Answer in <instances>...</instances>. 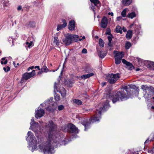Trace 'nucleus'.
<instances>
[{"instance_id":"obj_46","label":"nucleus","mask_w":154,"mask_h":154,"mask_svg":"<svg viewBox=\"0 0 154 154\" xmlns=\"http://www.w3.org/2000/svg\"><path fill=\"white\" fill-rule=\"evenodd\" d=\"M85 38V36H83L82 37V38H79V41H81L82 39H84Z\"/></svg>"},{"instance_id":"obj_51","label":"nucleus","mask_w":154,"mask_h":154,"mask_svg":"<svg viewBox=\"0 0 154 154\" xmlns=\"http://www.w3.org/2000/svg\"><path fill=\"white\" fill-rule=\"evenodd\" d=\"M122 29H123V31H124V32H126V31H127V29H126L125 28V27H123V28Z\"/></svg>"},{"instance_id":"obj_34","label":"nucleus","mask_w":154,"mask_h":154,"mask_svg":"<svg viewBox=\"0 0 154 154\" xmlns=\"http://www.w3.org/2000/svg\"><path fill=\"white\" fill-rule=\"evenodd\" d=\"M3 5L4 6L8 7L9 6V2L7 0H5L3 3Z\"/></svg>"},{"instance_id":"obj_25","label":"nucleus","mask_w":154,"mask_h":154,"mask_svg":"<svg viewBox=\"0 0 154 154\" xmlns=\"http://www.w3.org/2000/svg\"><path fill=\"white\" fill-rule=\"evenodd\" d=\"M129 11V10L128 8H125L121 12V15L122 17H125L126 16V13L127 11Z\"/></svg>"},{"instance_id":"obj_11","label":"nucleus","mask_w":154,"mask_h":154,"mask_svg":"<svg viewBox=\"0 0 154 154\" xmlns=\"http://www.w3.org/2000/svg\"><path fill=\"white\" fill-rule=\"evenodd\" d=\"M72 36L70 34H68L66 36L65 38L63 40V42L66 45H68L70 44L72 41L71 38Z\"/></svg>"},{"instance_id":"obj_50","label":"nucleus","mask_w":154,"mask_h":154,"mask_svg":"<svg viewBox=\"0 0 154 154\" xmlns=\"http://www.w3.org/2000/svg\"><path fill=\"white\" fill-rule=\"evenodd\" d=\"M35 69L37 68L38 70H40L39 66H35Z\"/></svg>"},{"instance_id":"obj_9","label":"nucleus","mask_w":154,"mask_h":154,"mask_svg":"<svg viewBox=\"0 0 154 154\" xmlns=\"http://www.w3.org/2000/svg\"><path fill=\"white\" fill-rule=\"evenodd\" d=\"M141 88L143 90V93H145L144 94L145 98H149V87L146 85H142Z\"/></svg>"},{"instance_id":"obj_30","label":"nucleus","mask_w":154,"mask_h":154,"mask_svg":"<svg viewBox=\"0 0 154 154\" xmlns=\"http://www.w3.org/2000/svg\"><path fill=\"white\" fill-rule=\"evenodd\" d=\"M116 31L118 33H122V29L121 27L119 26H116Z\"/></svg>"},{"instance_id":"obj_5","label":"nucleus","mask_w":154,"mask_h":154,"mask_svg":"<svg viewBox=\"0 0 154 154\" xmlns=\"http://www.w3.org/2000/svg\"><path fill=\"white\" fill-rule=\"evenodd\" d=\"M120 77L119 74H111L108 75L106 78V80L110 84L114 83Z\"/></svg>"},{"instance_id":"obj_57","label":"nucleus","mask_w":154,"mask_h":154,"mask_svg":"<svg viewBox=\"0 0 154 154\" xmlns=\"http://www.w3.org/2000/svg\"><path fill=\"white\" fill-rule=\"evenodd\" d=\"M42 71H39V72H38V74H41L42 73Z\"/></svg>"},{"instance_id":"obj_52","label":"nucleus","mask_w":154,"mask_h":154,"mask_svg":"<svg viewBox=\"0 0 154 154\" xmlns=\"http://www.w3.org/2000/svg\"><path fill=\"white\" fill-rule=\"evenodd\" d=\"M108 45L109 46H111L112 45L111 42H109Z\"/></svg>"},{"instance_id":"obj_60","label":"nucleus","mask_w":154,"mask_h":154,"mask_svg":"<svg viewBox=\"0 0 154 154\" xmlns=\"http://www.w3.org/2000/svg\"><path fill=\"white\" fill-rule=\"evenodd\" d=\"M17 65H19V63H17Z\"/></svg>"},{"instance_id":"obj_38","label":"nucleus","mask_w":154,"mask_h":154,"mask_svg":"<svg viewBox=\"0 0 154 154\" xmlns=\"http://www.w3.org/2000/svg\"><path fill=\"white\" fill-rule=\"evenodd\" d=\"M149 64V66L152 68V69L154 70V62H151Z\"/></svg>"},{"instance_id":"obj_54","label":"nucleus","mask_w":154,"mask_h":154,"mask_svg":"<svg viewBox=\"0 0 154 154\" xmlns=\"http://www.w3.org/2000/svg\"><path fill=\"white\" fill-rule=\"evenodd\" d=\"M40 124L41 125L43 126V125L42 124L43 122L42 121H39Z\"/></svg>"},{"instance_id":"obj_32","label":"nucleus","mask_w":154,"mask_h":154,"mask_svg":"<svg viewBox=\"0 0 154 154\" xmlns=\"http://www.w3.org/2000/svg\"><path fill=\"white\" fill-rule=\"evenodd\" d=\"M121 59H120L119 58L115 57V63L116 64H119L121 62Z\"/></svg>"},{"instance_id":"obj_4","label":"nucleus","mask_w":154,"mask_h":154,"mask_svg":"<svg viewBox=\"0 0 154 154\" xmlns=\"http://www.w3.org/2000/svg\"><path fill=\"white\" fill-rule=\"evenodd\" d=\"M62 130L65 132L78 133V130L75 125L71 124L66 125L62 127Z\"/></svg>"},{"instance_id":"obj_12","label":"nucleus","mask_w":154,"mask_h":154,"mask_svg":"<svg viewBox=\"0 0 154 154\" xmlns=\"http://www.w3.org/2000/svg\"><path fill=\"white\" fill-rule=\"evenodd\" d=\"M91 2L93 3L94 5V6H92L91 7V8L92 9L94 12L95 10V6H96L97 8L98 9L100 6V2L98 0H90Z\"/></svg>"},{"instance_id":"obj_41","label":"nucleus","mask_w":154,"mask_h":154,"mask_svg":"<svg viewBox=\"0 0 154 154\" xmlns=\"http://www.w3.org/2000/svg\"><path fill=\"white\" fill-rule=\"evenodd\" d=\"M122 63L125 64H126V65L127 64H128V63L129 62H127V61H126L125 59H123L122 60Z\"/></svg>"},{"instance_id":"obj_3","label":"nucleus","mask_w":154,"mask_h":154,"mask_svg":"<svg viewBox=\"0 0 154 154\" xmlns=\"http://www.w3.org/2000/svg\"><path fill=\"white\" fill-rule=\"evenodd\" d=\"M111 99L112 100L113 103L119 100L120 99L121 101L127 99V96L124 93V90H121L118 92L115 95H113L111 97Z\"/></svg>"},{"instance_id":"obj_18","label":"nucleus","mask_w":154,"mask_h":154,"mask_svg":"<svg viewBox=\"0 0 154 154\" xmlns=\"http://www.w3.org/2000/svg\"><path fill=\"white\" fill-rule=\"evenodd\" d=\"M93 75H94V73L92 72H91L87 74L83 75L81 76V78L82 79H85L89 78Z\"/></svg>"},{"instance_id":"obj_58","label":"nucleus","mask_w":154,"mask_h":154,"mask_svg":"<svg viewBox=\"0 0 154 154\" xmlns=\"http://www.w3.org/2000/svg\"><path fill=\"white\" fill-rule=\"evenodd\" d=\"M13 64L15 66H15V64L14 62H13Z\"/></svg>"},{"instance_id":"obj_35","label":"nucleus","mask_w":154,"mask_h":154,"mask_svg":"<svg viewBox=\"0 0 154 154\" xmlns=\"http://www.w3.org/2000/svg\"><path fill=\"white\" fill-rule=\"evenodd\" d=\"M48 69L47 67L45 66H43L42 68L41 69V71L42 72H47Z\"/></svg>"},{"instance_id":"obj_59","label":"nucleus","mask_w":154,"mask_h":154,"mask_svg":"<svg viewBox=\"0 0 154 154\" xmlns=\"http://www.w3.org/2000/svg\"><path fill=\"white\" fill-rule=\"evenodd\" d=\"M134 25V24H131V27L132 26H133Z\"/></svg>"},{"instance_id":"obj_7","label":"nucleus","mask_w":154,"mask_h":154,"mask_svg":"<svg viewBox=\"0 0 154 154\" xmlns=\"http://www.w3.org/2000/svg\"><path fill=\"white\" fill-rule=\"evenodd\" d=\"M49 103L50 106L46 108V110L50 112H53L56 109V107L54 106V103H52L51 102L50 100H47L44 103H43L41 104V105L44 106V104L45 105L47 103Z\"/></svg>"},{"instance_id":"obj_17","label":"nucleus","mask_w":154,"mask_h":154,"mask_svg":"<svg viewBox=\"0 0 154 154\" xmlns=\"http://www.w3.org/2000/svg\"><path fill=\"white\" fill-rule=\"evenodd\" d=\"M53 45L55 47L58 46L60 43V41L57 36L54 37V39L53 40Z\"/></svg>"},{"instance_id":"obj_26","label":"nucleus","mask_w":154,"mask_h":154,"mask_svg":"<svg viewBox=\"0 0 154 154\" xmlns=\"http://www.w3.org/2000/svg\"><path fill=\"white\" fill-rule=\"evenodd\" d=\"M73 102L78 105H80L82 104V101L80 100L75 99L73 100Z\"/></svg>"},{"instance_id":"obj_19","label":"nucleus","mask_w":154,"mask_h":154,"mask_svg":"<svg viewBox=\"0 0 154 154\" xmlns=\"http://www.w3.org/2000/svg\"><path fill=\"white\" fill-rule=\"evenodd\" d=\"M132 2V0H122V4L125 6L130 5Z\"/></svg>"},{"instance_id":"obj_33","label":"nucleus","mask_w":154,"mask_h":154,"mask_svg":"<svg viewBox=\"0 0 154 154\" xmlns=\"http://www.w3.org/2000/svg\"><path fill=\"white\" fill-rule=\"evenodd\" d=\"M99 45L101 47H103L104 46V42L103 40L102 39L100 38L99 39Z\"/></svg>"},{"instance_id":"obj_24","label":"nucleus","mask_w":154,"mask_h":154,"mask_svg":"<svg viewBox=\"0 0 154 154\" xmlns=\"http://www.w3.org/2000/svg\"><path fill=\"white\" fill-rule=\"evenodd\" d=\"M127 17L133 19L136 17V14L134 12H132L128 14Z\"/></svg>"},{"instance_id":"obj_27","label":"nucleus","mask_w":154,"mask_h":154,"mask_svg":"<svg viewBox=\"0 0 154 154\" xmlns=\"http://www.w3.org/2000/svg\"><path fill=\"white\" fill-rule=\"evenodd\" d=\"M27 25L30 27H33L35 26V23L34 22L30 21L27 23Z\"/></svg>"},{"instance_id":"obj_15","label":"nucleus","mask_w":154,"mask_h":154,"mask_svg":"<svg viewBox=\"0 0 154 154\" xmlns=\"http://www.w3.org/2000/svg\"><path fill=\"white\" fill-rule=\"evenodd\" d=\"M62 21L63 23V24L58 25L57 26V30L58 31L61 30L62 29L65 27L67 26V23L65 20H62Z\"/></svg>"},{"instance_id":"obj_64","label":"nucleus","mask_w":154,"mask_h":154,"mask_svg":"<svg viewBox=\"0 0 154 154\" xmlns=\"http://www.w3.org/2000/svg\"><path fill=\"white\" fill-rule=\"evenodd\" d=\"M139 65H140V66H141L142 65V64H140Z\"/></svg>"},{"instance_id":"obj_62","label":"nucleus","mask_w":154,"mask_h":154,"mask_svg":"<svg viewBox=\"0 0 154 154\" xmlns=\"http://www.w3.org/2000/svg\"><path fill=\"white\" fill-rule=\"evenodd\" d=\"M152 98L154 99V97H153Z\"/></svg>"},{"instance_id":"obj_21","label":"nucleus","mask_w":154,"mask_h":154,"mask_svg":"<svg viewBox=\"0 0 154 154\" xmlns=\"http://www.w3.org/2000/svg\"><path fill=\"white\" fill-rule=\"evenodd\" d=\"M126 36L128 39H130L131 38L132 36V31L131 30H130L127 32Z\"/></svg>"},{"instance_id":"obj_10","label":"nucleus","mask_w":154,"mask_h":154,"mask_svg":"<svg viewBox=\"0 0 154 154\" xmlns=\"http://www.w3.org/2000/svg\"><path fill=\"white\" fill-rule=\"evenodd\" d=\"M35 74V71L33 70L31 72L26 73L23 75V78L24 79H28L31 77L34 76Z\"/></svg>"},{"instance_id":"obj_31","label":"nucleus","mask_w":154,"mask_h":154,"mask_svg":"<svg viewBox=\"0 0 154 154\" xmlns=\"http://www.w3.org/2000/svg\"><path fill=\"white\" fill-rule=\"evenodd\" d=\"M131 45V44L129 42H127L125 44V47L126 49H129Z\"/></svg>"},{"instance_id":"obj_2","label":"nucleus","mask_w":154,"mask_h":154,"mask_svg":"<svg viewBox=\"0 0 154 154\" xmlns=\"http://www.w3.org/2000/svg\"><path fill=\"white\" fill-rule=\"evenodd\" d=\"M109 102L106 100V102L103 103V104L100 103L98 106V109H97V111L96 112V114L94 116L92 117L90 119V122H88L86 119L85 120L82 122V125L85 127V130L89 128V125L91 122H94L99 121L101 119V112L106 110L109 107Z\"/></svg>"},{"instance_id":"obj_49","label":"nucleus","mask_w":154,"mask_h":154,"mask_svg":"<svg viewBox=\"0 0 154 154\" xmlns=\"http://www.w3.org/2000/svg\"><path fill=\"white\" fill-rule=\"evenodd\" d=\"M22 9V7L21 6H19L17 8V10H20Z\"/></svg>"},{"instance_id":"obj_63","label":"nucleus","mask_w":154,"mask_h":154,"mask_svg":"<svg viewBox=\"0 0 154 154\" xmlns=\"http://www.w3.org/2000/svg\"><path fill=\"white\" fill-rule=\"evenodd\" d=\"M140 61H141V60H139V62H140Z\"/></svg>"},{"instance_id":"obj_37","label":"nucleus","mask_w":154,"mask_h":154,"mask_svg":"<svg viewBox=\"0 0 154 154\" xmlns=\"http://www.w3.org/2000/svg\"><path fill=\"white\" fill-rule=\"evenodd\" d=\"M5 57H3L1 59V63L2 64H6L8 62V60H5V61L4 62H3V61H4L5 60Z\"/></svg>"},{"instance_id":"obj_48","label":"nucleus","mask_w":154,"mask_h":154,"mask_svg":"<svg viewBox=\"0 0 154 154\" xmlns=\"http://www.w3.org/2000/svg\"><path fill=\"white\" fill-rule=\"evenodd\" d=\"M108 14L113 16V13L112 12H109L108 13Z\"/></svg>"},{"instance_id":"obj_43","label":"nucleus","mask_w":154,"mask_h":154,"mask_svg":"<svg viewBox=\"0 0 154 154\" xmlns=\"http://www.w3.org/2000/svg\"><path fill=\"white\" fill-rule=\"evenodd\" d=\"M108 39L109 40V42H111L112 38L111 36H109L108 37Z\"/></svg>"},{"instance_id":"obj_23","label":"nucleus","mask_w":154,"mask_h":154,"mask_svg":"<svg viewBox=\"0 0 154 154\" xmlns=\"http://www.w3.org/2000/svg\"><path fill=\"white\" fill-rule=\"evenodd\" d=\"M26 47L30 48L34 45L33 42L32 41H30V42H26Z\"/></svg>"},{"instance_id":"obj_6","label":"nucleus","mask_w":154,"mask_h":154,"mask_svg":"<svg viewBox=\"0 0 154 154\" xmlns=\"http://www.w3.org/2000/svg\"><path fill=\"white\" fill-rule=\"evenodd\" d=\"M58 85V84L55 82L54 86V91L56 90L57 92H59L61 94L62 97H65L66 96V90L65 88L63 87H60V88L57 89Z\"/></svg>"},{"instance_id":"obj_36","label":"nucleus","mask_w":154,"mask_h":154,"mask_svg":"<svg viewBox=\"0 0 154 154\" xmlns=\"http://www.w3.org/2000/svg\"><path fill=\"white\" fill-rule=\"evenodd\" d=\"M64 107V106L63 105H60L57 106V109L58 110L61 111L63 110Z\"/></svg>"},{"instance_id":"obj_13","label":"nucleus","mask_w":154,"mask_h":154,"mask_svg":"<svg viewBox=\"0 0 154 154\" xmlns=\"http://www.w3.org/2000/svg\"><path fill=\"white\" fill-rule=\"evenodd\" d=\"M108 24V20L107 18L104 17L102 19L100 26H101L103 28H106V27Z\"/></svg>"},{"instance_id":"obj_44","label":"nucleus","mask_w":154,"mask_h":154,"mask_svg":"<svg viewBox=\"0 0 154 154\" xmlns=\"http://www.w3.org/2000/svg\"><path fill=\"white\" fill-rule=\"evenodd\" d=\"M122 17H121V16L118 17H117V20L118 21H120L122 20Z\"/></svg>"},{"instance_id":"obj_29","label":"nucleus","mask_w":154,"mask_h":154,"mask_svg":"<svg viewBox=\"0 0 154 154\" xmlns=\"http://www.w3.org/2000/svg\"><path fill=\"white\" fill-rule=\"evenodd\" d=\"M126 66L127 68L130 70H132L134 68V66L133 65L129 62L128 63Z\"/></svg>"},{"instance_id":"obj_55","label":"nucleus","mask_w":154,"mask_h":154,"mask_svg":"<svg viewBox=\"0 0 154 154\" xmlns=\"http://www.w3.org/2000/svg\"><path fill=\"white\" fill-rule=\"evenodd\" d=\"M149 141V140H146L145 141V143H147V142H148Z\"/></svg>"},{"instance_id":"obj_47","label":"nucleus","mask_w":154,"mask_h":154,"mask_svg":"<svg viewBox=\"0 0 154 154\" xmlns=\"http://www.w3.org/2000/svg\"><path fill=\"white\" fill-rule=\"evenodd\" d=\"M106 84V82H103L101 83V85L102 86H103L104 85H105Z\"/></svg>"},{"instance_id":"obj_39","label":"nucleus","mask_w":154,"mask_h":154,"mask_svg":"<svg viewBox=\"0 0 154 154\" xmlns=\"http://www.w3.org/2000/svg\"><path fill=\"white\" fill-rule=\"evenodd\" d=\"M3 69L5 72H6L10 70V68L9 66H7L6 67H4Z\"/></svg>"},{"instance_id":"obj_14","label":"nucleus","mask_w":154,"mask_h":154,"mask_svg":"<svg viewBox=\"0 0 154 154\" xmlns=\"http://www.w3.org/2000/svg\"><path fill=\"white\" fill-rule=\"evenodd\" d=\"M113 54L114 57L120 59H122L123 57L124 53L123 52H119L117 51H114Z\"/></svg>"},{"instance_id":"obj_1","label":"nucleus","mask_w":154,"mask_h":154,"mask_svg":"<svg viewBox=\"0 0 154 154\" xmlns=\"http://www.w3.org/2000/svg\"><path fill=\"white\" fill-rule=\"evenodd\" d=\"M30 125V128L35 133L38 140L37 142L33 133L28 131L26 139L29 141V148L32 152L36 149L38 144L44 154H53L54 152V147H57L59 144L65 145V138L63 139L58 134H55L56 125L52 121H49L46 125L48 131L45 135V139L42 137V133L40 131V126L38 123L34 121V118L31 119Z\"/></svg>"},{"instance_id":"obj_45","label":"nucleus","mask_w":154,"mask_h":154,"mask_svg":"<svg viewBox=\"0 0 154 154\" xmlns=\"http://www.w3.org/2000/svg\"><path fill=\"white\" fill-rule=\"evenodd\" d=\"M34 68V66H31L29 67L28 69L27 70L28 71H29L30 69H33Z\"/></svg>"},{"instance_id":"obj_22","label":"nucleus","mask_w":154,"mask_h":154,"mask_svg":"<svg viewBox=\"0 0 154 154\" xmlns=\"http://www.w3.org/2000/svg\"><path fill=\"white\" fill-rule=\"evenodd\" d=\"M71 35L72 36L71 38L72 40H74L75 42H77L79 41L78 38H79V36L78 35Z\"/></svg>"},{"instance_id":"obj_8","label":"nucleus","mask_w":154,"mask_h":154,"mask_svg":"<svg viewBox=\"0 0 154 154\" xmlns=\"http://www.w3.org/2000/svg\"><path fill=\"white\" fill-rule=\"evenodd\" d=\"M45 113V111L43 109L38 107L35 110V117L37 119L41 118L44 116Z\"/></svg>"},{"instance_id":"obj_20","label":"nucleus","mask_w":154,"mask_h":154,"mask_svg":"<svg viewBox=\"0 0 154 154\" xmlns=\"http://www.w3.org/2000/svg\"><path fill=\"white\" fill-rule=\"evenodd\" d=\"M99 56L101 58H104L106 55V53L105 51H99L98 52Z\"/></svg>"},{"instance_id":"obj_53","label":"nucleus","mask_w":154,"mask_h":154,"mask_svg":"<svg viewBox=\"0 0 154 154\" xmlns=\"http://www.w3.org/2000/svg\"><path fill=\"white\" fill-rule=\"evenodd\" d=\"M110 32L109 31H108V30H107V32H106V34L108 35H110Z\"/></svg>"},{"instance_id":"obj_16","label":"nucleus","mask_w":154,"mask_h":154,"mask_svg":"<svg viewBox=\"0 0 154 154\" xmlns=\"http://www.w3.org/2000/svg\"><path fill=\"white\" fill-rule=\"evenodd\" d=\"M75 21L74 20H72L71 21H70L69 22V30L73 31L75 29Z\"/></svg>"},{"instance_id":"obj_40","label":"nucleus","mask_w":154,"mask_h":154,"mask_svg":"<svg viewBox=\"0 0 154 154\" xmlns=\"http://www.w3.org/2000/svg\"><path fill=\"white\" fill-rule=\"evenodd\" d=\"M55 98L56 100L58 101L60 100V97L58 95L56 94L55 96Z\"/></svg>"},{"instance_id":"obj_56","label":"nucleus","mask_w":154,"mask_h":154,"mask_svg":"<svg viewBox=\"0 0 154 154\" xmlns=\"http://www.w3.org/2000/svg\"><path fill=\"white\" fill-rule=\"evenodd\" d=\"M151 109H154V106H152L151 107Z\"/></svg>"},{"instance_id":"obj_28","label":"nucleus","mask_w":154,"mask_h":154,"mask_svg":"<svg viewBox=\"0 0 154 154\" xmlns=\"http://www.w3.org/2000/svg\"><path fill=\"white\" fill-rule=\"evenodd\" d=\"M131 85H128V86H125L124 87V90L127 92L131 91V88L132 87Z\"/></svg>"},{"instance_id":"obj_42","label":"nucleus","mask_w":154,"mask_h":154,"mask_svg":"<svg viewBox=\"0 0 154 154\" xmlns=\"http://www.w3.org/2000/svg\"><path fill=\"white\" fill-rule=\"evenodd\" d=\"M82 53L83 54H86L87 53V50L85 48H83L82 51Z\"/></svg>"},{"instance_id":"obj_61","label":"nucleus","mask_w":154,"mask_h":154,"mask_svg":"<svg viewBox=\"0 0 154 154\" xmlns=\"http://www.w3.org/2000/svg\"><path fill=\"white\" fill-rule=\"evenodd\" d=\"M52 100H53V99H51H51H50V100H51V101Z\"/></svg>"}]
</instances>
